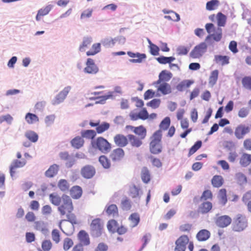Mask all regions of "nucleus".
<instances>
[{"mask_svg": "<svg viewBox=\"0 0 251 251\" xmlns=\"http://www.w3.org/2000/svg\"><path fill=\"white\" fill-rule=\"evenodd\" d=\"M189 243V237L186 235L180 236L175 242V251H185L186 245Z\"/></svg>", "mask_w": 251, "mask_h": 251, "instance_id": "9", "label": "nucleus"}, {"mask_svg": "<svg viewBox=\"0 0 251 251\" xmlns=\"http://www.w3.org/2000/svg\"><path fill=\"white\" fill-rule=\"evenodd\" d=\"M127 54L130 57H137V59H132L130 60V62L132 63H140L143 59L146 58V55L145 54H140L139 53H134L131 51H128Z\"/></svg>", "mask_w": 251, "mask_h": 251, "instance_id": "23", "label": "nucleus"}, {"mask_svg": "<svg viewBox=\"0 0 251 251\" xmlns=\"http://www.w3.org/2000/svg\"><path fill=\"white\" fill-rule=\"evenodd\" d=\"M82 137L89 139H93L96 136V132L92 129L84 130L81 131Z\"/></svg>", "mask_w": 251, "mask_h": 251, "instance_id": "38", "label": "nucleus"}, {"mask_svg": "<svg viewBox=\"0 0 251 251\" xmlns=\"http://www.w3.org/2000/svg\"><path fill=\"white\" fill-rule=\"evenodd\" d=\"M207 45L205 42H202L195 47L190 53V56L193 58L201 57L207 50Z\"/></svg>", "mask_w": 251, "mask_h": 251, "instance_id": "7", "label": "nucleus"}, {"mask_svg": "<svg viewBox=\"0 0 251 251\" xmlns=\"http://www.w3.org/2000/svg\"><path fill=\"white\" fill-rule=\"evenodd\" d=\"M96 170L95 168L91 165H86L81 170V174L82 176L86 178H91L95 174Z\"/></svg>", "mask_w": 251, "mask_h": 251, "instance_id": "13", "label": "nucleus"}, {"mask_svg": "<svg viewBox=\"0 0 251 251\" xmlns=\"http://www.w3.org/2000/svg\"><path fill=\"white\" fill-rule=\"evenodd\" d=\"M128 142L132 147L139 148L143 144V139L136 136L133 134H129L127 135Z\"/></svg>", "mask_w": 251, "mask_h": 251, "instance_id": "17", "label": "nucleus"}, {"mask_svg": "<svg viewBox=\"0 0 251 251\" xmlns=\"http://www.w3.org/2000/svg\"><path fill=\"white\" fill-rule=\"evenodd\" d=\"M215 223L219 227L225 228L227 227L232 223L231 218L227 215L218 216L215 219Z\"/></svg>", "mask_w": 251, "mask_h": 251, "instance_id": "8", "label": "nucleus"}, {"mask_svg": "<svg viewBox=\"0 0 251 251\" xmlns=\"http://www.w3.org/2000/svg\"><path fill=\"white\" fill-rule=\"evenodd\" d=\"M235 179L239 185H243L247 182V177L242 173H238L235 174Z\"/></svg>", "mask_w": 251, "mask_h": 251, "instance_id": "43", "label": "nucleus"}, {"mask_svg": "<svg viewBox=\"0 0 251 251\" xmlns=\"http://www.w3.org/2000/svg\"><path fill=\"white\" fill-rule=\"evenodd\" d=\"M147 129L142 125L136 126L134 133L140 137L141 139H144L147 136Z\"/></svg>", "mask_w": 251, "mask_h": 251, "instance_id": "33", "label": "nucleus"}, {"mask_svg": "<svg viewBox=\"0 0 251 251\" xmlns=\"http://www.w3.org/2000/svg\"><path fill=\"white\" fill-rule=\"evenodd\" d=\"M193 83V82L190 80H183L176 85V88L179 91H182L185 88L189 87Z\"/></svg>", "mask_w": 251, "mask_h": 251, "instance_id": "39", "label": "nucleus"}, {"mask_svg": "<svg viewBox=\"0 0 251 251\" xmlns=\"http://www.w3.org/2000/svg\"><path fill=\"white\" fill-rule=\"evenodd\" d=\"M140 188L133 184L129 186V195L132 198L139 197Z\"/></svg>", "mask_w": 251, "mask_h": 251, "instance_id": "34", "label": "nucleus"}, {"mask_svg": "<svg viewBox=\"0 0 251 251\" xmlns=\"http://www.w3.org/2000/svg\"><path fill=\"white\" fill-rule=\"evenodd\" d=\"M78 237L82 246H88L90 244V238L88 233L85 231H80L78 234Z\"/></svg>", "mask_w": 251, "mask_h": 251, "instance_id": "21", "label": "nucleus"}, {"mask_svg": "<svg viewBox=\"0 0 251 251\" xmlns=\"http://www.w3.org/2000/svg\"><path fill=\"white\" fill-rule=\"evenodd\" d=\"M82 194V190L80 186H74L70 190V195L74 199H79Z\"/></svg>", "mask_w": 251, "mask_h": 251, "instance_id": "27", "label": "nucleus"}, {"mask_svg": "<svg viewBox=\"0 0 251 251\" xmlns=\"http://www.w3.org/2000/svg\"><path fill=\"white\" fill-rule=\"evenodd\" d=\"M176 51L179 55H184L188 53L189 49L185 47L180 46L177 48Z\"/></svg>", "mask_w": 251, "mask_h": 251, "instance_id": "64", "label": "nucleus"}, {"mask_svg": "<svg viewBox=\"0 0 251 251\" xmlns=\"http://www.w3.org/2000/svg\"><path fill=\"white\" fill-rule=\"evenodd\" d=\"M34 228L42 232H46L48 229L46 228L45 223L42 221H37L34 223Z\"/></svg>", "mask_w": 251, "mask_h": 251, "instance_id": "53", "label": "nucleus"}, {"mask_svg": "<svg viewBox=\"0 0 251 251\" xmlns=\"http://www.w3.org/2000/svg\"><path fill=\"white\" fill-rule=\"evenodd\" d=\"M25 137L32 142H35L38 139V135L34 131H28L25 134Z\"/></svg>", "mask_w": 251, "mask_h": 251, "instance_id": "52", "label": "nucleus"}, {"mask_svg": "<svg viewBox=\"0 0 251 251\" xmlns=\"http://www.w3.org/2000/svg\"><path fill=\"white\" fill-rule=\"evenodd\" d=\"M251 163V154L243 153L240 159V164L243 167L248 166Z\"/></svg>", "mask_w": 251, "mask_h": 251, "instance_id": "37", "label": "nucleus"}, {"mask_svg": "<svg viewBox=\"0 0 251 251\" xmlns=\"http://www.w3.org/2000/svg\"><path fill=\"white\" fill-rule=\"evenodd\" d=\"M74 209L72 200L69 196L63 197V202L57 208L61 216L66 218L65 221H69L73 224H75L77 221L76 217L73 213Z\"/></svg>", "mask_w": 251, "mask_h": 251, "instance_id": "1", "label": "nucleus"}, {"mask_svg": "<svg viewBox=\"0 0 251 251\" xmlns=\"http://www.w3.org/2000/svg\"><path fill=\"white\" fill-rule=\"evenodd\" d=\"M213 197V195L211 191L209 190H206L203 191L202 195L201 197V200H207L208 199L211 200Z\"/></svg>", "mask_w": 251, "mask_h": 251, "instance_id": "62", "label": "nucleus"}, {"mask_svg": "<svg viewBox=\"0 0 251 251\" xmlns=\"http://www.w3.org/2000/svg\"><path fill=\"white\" fill-rule=\"evenodd\" d=\"M107 214L112 217L118 215V209L116 205L112 204L108 206L105 209Z\"/></svg>", "mask_w": 251, "mask_h": 251, "instance_id": "36", "label": "nucleus"}, {"mask_svg": "<svg viewBox=\"0 0 251 251\" xmlns=\"http://www.w3.org/2000/svg\"><path fill=\"white\" fill-rule=\"evenodd\" d=\"M161 139L162 134H160V131H156L151 137L149 149L152 154H158L162 152Z\"/></svg>", "mask_w": 251, "mask_h": 251, "instance_id": "3", "label": "nucleus"}, {"mask_svg": "<svg viewBox=\"0 0 251 251\" xmlns=\"http://www.w3.org/2000/svg\"><path fill=\"white\" fill-rule=\"evenodd\" d=\"M99 162L101 165L105 169H108L111 166L110 160L105 155H101L99 157Z\"/></svg>", "mask_w": 251, "mask_h": 251, "instance_id": "48", "label": "nucleus"}, {"mask_svg": "<svg viewBox=\"0 0 251 251\" xmlns=\"http://www.w3.org/2000/svg\"><path fill=\"white\" fill-rule=\"evenodd\" d=\"M172 77V74L167 72L166 70H163L159 74L158 79L153 83V85L159 84L160 82L168 81Z\"/></svg>", "mask_w": 251, "mask_h": 251, "instance_id": "19", "label": "nucleus"}, {"mask_svg": "<svg viewBox=\"0 0 251 251\" xmlns=\"http://www.w3.org/2000/svg\"><path fill=\"white\" fill-rule=\"evenodd\" d=\"M212 208V204L209 201H205L202 203L198 209V212L204 214L208 213Z\"/></svg>", "mask_w": 251, "mask_h": 251, "instance_id": "22", "label": "nucleus"}, {"mask_svg": "<svg viewBox=\"0 0 251 251\" xmlns=\"http://www.w3.org/2000/svg\"><path fill=\"white\" fill-rule=\"evenodd\" d=\"M129 219L131 221L132 227L137 226L140 222L139 215L136 213L131 214Z\"/></svg>", "mask_w": 251, "mask_h": 251, "instance_id": "49", "label": "nucleus"}, {"mask_svg": "<svg viewBox=\"0 0 251 251\" xmlns=\"http://www.w3.org/2000/svg\"><path fill=\"white\" fill-rule=\"evenodd\" d=\"M224 179L220 175H215L211 179V184L214 187L219 188L224 183Z\"/></svg>", "mask_w": 251, "mask_h": 251, "instance_id": "24", "label": "nucleus"}, {"mask_svg": "<svg viewBox=\"0 0 251 251\" xmlns=\"http://www.w3.org/2000/svg\"><path fill=\"white\" fill-rule=\"evenodd\" d=\"M247 217L242 214H237L233 219L231 229L234 232L240 233L245 230L248 227Z\"/></svg>", "mask_w": 251, "mask_h": 251, "instance_id": "2", "label": "nucleus"}, {"mask_svg": "<svg viewBox=\"0 0 251 251\" xmlns=\"http://www.w3.org/2000/svg\"><path fill=\"white\" fill-rule=\"evenodd\" d=\"M157 92H160L162 94L165 95L170 94L172 92L171 85L166 82H160L159 84H156Z\"/></svg>", "mask_w": 251, "mask_h": 251, "instance_id": "16", "label": "nucleus"}, {"mask_svg": "<svg viewBox=\"0 0 251 251\" xmlns=\"http://www.w3.org/2000/svg\"><path fill=\"white\" fill-rule=\"evenodd\" d=\"M242 83L243 86L251 90V77L246 76L242 79Z\"/></svg>", "mask_w": 251, "mask_h": 251, "instance_id": "61", "label": "nucleus"}, {"mask_svg": "<svg viewBox=\"0 0 251 251\" xmlns=\"http://www.w3.org/2000/svg\"><path fill=\"white\" fill-rule=\"evenodd\" d=\"M52 246V243L50 240H45L42 243V249L43 251H50Z\"/></svg>", "mask_w": 251, "mask_h": 251, "instance_id": "58", "label": "nucleus"}, {"mask_svg": "<svg viewBox=\"0 0 251 251\" xmlns=\"http://www.w3.org/2000/svg\"><path fill=\"white\" fill-rule=\"evenodd\" d=\"M92 42V38L85 37L83 40L81 45L79 47V50L80 51H84L85 50V48L88 47Z\"/></svg>", "mask_w": 251, "mask_h": 251, "instance_id": "45", "label": "nucleus"}, {"mask_svg": "<svg viewBox=\"0 0 251 251\" xmlns=\"http://www.w3.org/2000/svg\"><path fill=\"white\" fill-rule=\"evenodd\" d=\"M250 130L251 128L249 126L240 124L235 128L234 135L237 139H242L246 134L250 132Z\"/></svg>", "mask_w": 251, "mask_h": 251, "instance_id": "10", "label": "nucleus"}, {"mask_svg": "<svg viewBox=\"0 0 251 251\" xmlns=\"http://www.w3.org/2000/svg\"><path fill=\"white\" fill-rule=\"evenodd\" d=\"M219 3V1L218 0H211L206 3V8L209 11L214 10L218 7Z\"/></svg>", "mask_w": 251, "mask_h": 251, "instance_id": "46", "label": "nucleus"}, {"mask_svg": "<svg viewBox=\"0 0 251 251\" xmlns=\"http://www.w3.org/2000/svg\"><path fill=\"white\" fill-rule=\"evenodd\" d=\"M100 50V44L96 43L94 44L90 50L86 52L87 56L94 55L99 52Z\"/></svg>", "mask_w": 251, "mask_h": 251, "instance_id": "40", "label": "nucleus"}, {"mask_svg": "<svg viewBox=\"0 0 251 251\" xmlns=\"http://www.w3.org/2000/svg\"><path fill=\"white\" fill-rule=\"evenodd\" d=\"M58 188L63 192L68 191L69 189V184L65 179H60L58 183Z\"/></svg>", "mask_w": 251, "mask_h": 251, "instance_id": "50", "label": "nucleus"}, {"mask_svg": "<svg viewBox=\"0 0 251 251\" xmlns=\"http://www.w3.org/2000/svg\"><path fill=\"white\" fill-rule=\"evenodd\" d=\"M118 227V224L117 222L115 220H110L107 223V229L110 232L112 233L116 232Z\"/></svg>", "mask_w": 251, "mask_h": 251, "instance_id": "41", "label": "nucleus"}, {"mask_svg": "<svg viewBox=\"0 0 251 251\" xmlns=\"http://www.w3.org/2000/svg\"><path fill=\"white\" fill-rule=\"evenodd\" d=\"M86 66L84 68V72L88 74H96L99 69L95 65L94 60L91 58H88L86 63Z\"/></svg>", "mask_w": 251, "mask_h": 251, "instance_id": "15", "label": "nucleus"}, {"mask_svg": "<svg viewBox=\"0 0 251 251\" xmlns=\"http://www.w3.org/2000/svg\"><path fill=\"white\" fill-rule=\"evenodd\" d=\"M84 143V141L82 136H76L71 141V144L72 147L77 149L81 148L83 146Z\"/></svg>", "mask_w": 251, "mask_h": 251, "instance_id": "30", "label": "nucleus"}, {"mask_svg": "<svg viewBox=\"0 0 251 251\" xmlns=\"http://www.w3.org/2000/svg\"><path fill=\"white\" fill-rule=\"evenodd\" d=\"M164 18L175 22H177L180 20L179 15L173 11H171V12H170L169 15L165 16Z\"/></svg>", "mask_w": 251, "mask_h": 251, "instance_id": "56", "label": "nucleus"}, {"mask_svg": "<svg viewBox=\"0 0 251 251\" xmlns=\"http://www.w3.org/2000/svg\"><path fill=\"white\" fill-rule=\"evenodd\" d=\"M52 5H48L46 7L40 9L37 12L36 16V20L39 21L41 20V17L47 15L49 14L52 8Z\"/></svg>", "mask_w": 251, "mask_h": 251, "instance_id": "29", "label": "nucleus"}, {"mask_svg": "<svg viewBox=\"0 0 251 251\" xmlns=\"http://www.w3.org/2000/svg\"><path fill=\"white\" fill-rule=\"evenodd\" d=\"M171 120L169 117H165L160 123L159 125V129L157 131H160V134H162V131L166 130L170 126Z\"/></svg>", "mask_w": 251, "mask_h": 251, "instance_id": "35", "label": "nucleus"}, {"mask_svg": "<svg viewBox=\"0 0 251 251\" xmlns=\"http://www.w3.org/2000/svg\"><path fill=\"white\" fill-rule=\"evenodd\" d=\"M125 156V151L123 149L118 148L113 150L110 154V157L114 162L120 161Z\"/></svg>", "mask_w": 251, "mask_h": 251, "instance_id": "12", "label": "nucleus"}, {"mask_svg": "<svg viewBox=\"0 0 251 251\" xmlns=\"http://www.w3.org/2000/svg\"><path fill=\"white\" fill-rule=\"evenodd\" d=\"M149 43L150 44V51L151 54L153 55H158L159 50V48L156 45L152 44L150 41H149Z\"/></svg>", "mask_w": 251, "mask_h": 251, "instance_id": "63", "label": "nucleus"}, {"mask_svg": "<svg viewBox=\"0 0 251 251\" xmlns=\"http://www.w3.org/2000/svg\"><path fill=\"white\" fill-rule=\"evenodd\" d=\"M175 60V58L173 56L171 57H165V56H160L157 58V61L160 63L163 64H165L167 63H170L171 62L174 61Z\"/></svg>", "mask_w": 251, "mask_h": 251, "instance_id": "55", "label": "nucleus"}, {"mask_svg": "<svg viewBox=\"0 0 251 251\" xmlns=\"http://www.w3.org/2000/svg\"><path fill=\"white\" fill-rule=\"evenodd\" d=\"M26 164L25 160L20 161L18 160H14L11 163L10 167V173L12 177H13L15 173L16 169L18 168H21L24 166Z\"/></svg>", "mask_w": 251, "mask_h": 251, "instance_id": "18", "label": "nucleus"}, {"mask_svg": "<svg viewBox=\"0 0 251 251\" xmlns=\"http://www.w3.org/2000/svg\"><path fill=\"white\" fill-rule=\"evenodd\" d=\"M219 72L217 70H215L212 72L209 79V84L211 85H214L217 81L218 77Z\"/></svg>", "mask_w": 251, "mask_h": 251, "instance_id": "47", "label": "nucleus"}, {"mask_svg": "<svg viewBox=\"0 0 251 251\" xmlns=\"http://www.w3.org/2000/svg\"><path fill=\"white\" fill-rule=\"evenodd\" d=\"M210 236V232L206 229H201L197 234L196 237L199 241H205Z\"/></svg>", "mask_w": 251, "mask_h": 251, "instance_id": "28", "label": "nucleus"}, {"mask_svg": "<svg viewBox=\"0 0 251 251\" xmlns=\"http://www.w3.org/2000/svg\"><path fill=\"white\" fill-rule=\"evenodd\" d=\"M115 144L118 147L122 148L126 147L128 144L127 136L123 134H118L114 137Z\"/></svg>", "mask_w": 251, "mask_h": 251, "instance_id": "14", "label": "nucleus"}, {"mask_svg": "<svg viewBox=\"0 0 251 251\" xmlns=\"http://www.w3.org/2000/svg\"><path fill=\"white\" fill-rule=\"evenodd\" d=\"M110 127V124L106 122H103L101 124H99L98 127H96V133L101 134L107 130Z\"/></svg>", "mask_w": 251, "mask_h": 251, "instance_id": "44", "label": "nucleus"}, {"mask_svg": "<svg viewBox=\"0 0 251 251\" xmlns=\"http://www.w3.org/2000/svg\"><path fill=\"white\" fill-rule=\"evenodd\" d=\"M202 145V142L201 141H197L195 144L190 149L188 156H190L196 152Z\"/></svg>", "mask_w": 251, "mask_h": 251, "instance_id": "54", "label": "nucleus"}, {"mask_svg": "<svg viewBox=\"0 0 251 251\" xmlns=\"http://www.w3.org/2000/svg\"><path fill=\"white\" fill-rule=\"evenodd\" d=\"M71 87L70 86L65 87L63 90L52 100V104L53 105H57L63 102L71 90Z\"/></svg>", "mask_w": 251, "mask_h": 251, "instance_id": "11", "label": "nucleus"}, {"mask_svg": "<svg viewBox=\"0 0 251 251\" xmlns=\"http://www.w3.org/2000/svg\"><path fill=\"white\" fill-rule=\"evenodd\" d=\"M93 147L104 153L109 152L111 149V144L102 137H98L93 143Z\"/></svg>", "mask_w": 251, "mask_h": 251, "instance_id": "5", "label": "nucleus"}, {"mask_svg": "<svg viewBox=\"0 0 251 251\" xmlns=\"http://www.w3.org/2000/svg\"><path fill=\"white\" fill-rule=\"evenodd\" d=\"M141 176L142 181L145 183H148L151 180V174L150 171L147 167H144L141 172Z\"/></svg>", "mask_w": 251, "mask_h": 251, "instance_id": "31", "label": "nucleus"}, {"mask_svg": "<svg viewBox=\"0 0 251 251\" xmlns=\"http://www.w3.org/2000/svg\"><path fill=\"white\" fill-rule=\"evenodd\" d=\"M217 197L219 203L222 205H225L227 201L226 189H221L218 192Z\"/></svg>", "mask_w": 251, "mask_h": 251, "instance_id": "25", "label": "nucleus"}, {"mask_svg": "<svg viewBox=\"0 0 251 251\" xmlns=\"http://www.w3.org/2000/svg\"><path fill=\"white\" fill-rule=\"evenodd\" d=\"M73 242L72 240L69 238H66L64 240L63 242V249L65 251H68L73 245Z\"/></svg>", "mask_w": 251, "mask_h": 251, "instance_id": "60", "label": "nucleus"}, {"mask_svg": "<svg viewBox=\"0 0 251 251\" xmlns=\"http://www.w3.org/2000/svg\"><path fill=\"white\" fill-rule=\"evenodd\" d=\"M59 166L56 164H53L45 172V175L48 177H52L57 174Z\"/></svg>", "mask_w": 251, "mask_h": 251, "instance_id": "32", "label": "nucleus"}, {"mask_svg": "<svg viewBox=\"0 0 251 251\" xmlns=\"http://www.w3.org/2000/svg\"><path fill=\"white\" fill-rule=\"evenodd\" d=\"M206 31L209 34L205 38V41L208 40L211 37H213V39L218 42L221 40L222 37V30L221 27H218L215 33H211L215 30V27L213 24L208 23L205 26Z\"/></svg>", "mask_w": 251, "mask_h": 251, "instance_id": "6", "label": "nucleus"}, {"mask_svg": "<svg viewBox=\"0 0 251 251\" xmlns=\"http://www.w3.org/2000/svg\"><path fill=\"white\" fill-rule=\"evenodd\" d=\"M25 119L26 122L29 124H32L39 121L38 116L36 115L31 113H27L26 114Z\"/></svg>", "mask_w": 251, "mask_h": 251, "instance_id": "42", "label": "nucleus"}, {"mask_svg": "<svg viewBox=\"0 0 251 251\" xmlns=\"http://www.w3.org/2000/svg\"><path fill=\"white\" fill-rule=\"evenodd\" d=\"M90 233L93 237L100 236L104 229V225L100 218H96L92 220L90 226Z\"/></svg>", "mask_w": 251, "mask_h": 251, "instance_id": "4", "label": "nucleus"}, {"mask_svg": "<svg viewBox=\"0 0 251 251\" xmlns=\"http://www.w3.org/2000/svg\"><path fill=\"white\" fill-rule=\"evenodd\" d=\"M51 237L52 240L55 243H58L60 241V235L59 231L57 229H54L51 232Z\"/></svg>", "mask_w": 251, "mask_h": 251, "instance_id": "57", "label": "nucleus"}, {"mask_svg": "<svg viewBox=\"0 0 251 251\" xmlns=\"http://www.w3.org/2000/svg\"><path fill=\"white\" fill-rule=\"evenodd\" d=\"M64 196L67 195L63 194L61 197H60L56 193H52L49 195V199L52 204L59 206L61 203L63 202V198Z\"/></svg>", "mask_w": 251, "mask_h": 251, "instance_id": "20", "label": "nucleus"}, {"mask_svg": "<svg viewBox=\"0 0 251 251\" xmlns=\"http://www.w3.org/2000/svg\"><path fill=\"white\" fill-rule=\"evenodd\" d=\"M217 23L219 26H224L226 25V16L221 12H219L217 15Z\"/></svg>", "mask_w": 251, "mask_h": 251, "instance_id": "51", "label": "nucleus"}, {"mask_svg": "<svg viewBox=\"0 0 251 251\" xmlns=\"http://www.w3.org/2000/svg\"><path fill=\"white\" fill-rule=\"evenodd\" d=\"M160 103V100L154 99L148 102L147 105L151 107L153 109H156L159 106Z\"/></svg>", "mask_w": 251, "mask_h": 251, "instance_id": "59", "label": "nucleus"}, {"mask_svg": "<svg viewBox=\"0 0 251 251\" xmlns=\"http://www.w3.org/2000/svg\"><path fill=\"white\" fill-rule=\"evenodd\" d=\"M229 57L226 55H216L214 56V61L216 64L224 66L229 63Z\"/></svg>", "mask_w": 251, "mask_h": 251, "instance_id": "26", "label": "nucleus"}]
</instances>
